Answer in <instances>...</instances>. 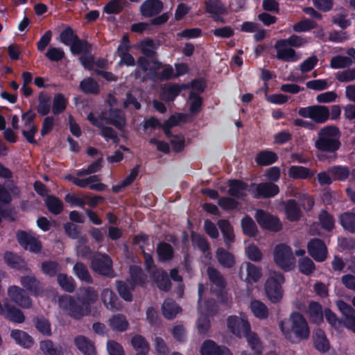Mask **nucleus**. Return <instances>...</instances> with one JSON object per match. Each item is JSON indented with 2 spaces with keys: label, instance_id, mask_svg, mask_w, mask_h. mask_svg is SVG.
<instances>
[{
  "label": "nucleus",
  "instance_id": "1",
  "mask_svg": "<svg viewBox=\"0 0 355 355\" xmlns=\"http://www.w3.org/2000/svg\"><path fill=\"white\" fill-rule=\"evenodd\" d=\"M290 328H285L282 323L281 330L286 338L292 343L306 340L310 336V328L304 316L300 312H293L290 315Z\"/></svg>",
  "mask_w": 355,
  "mask_h": 355
},
{
  "label": "nucleus",
  "instance_id": "2",
  "mask_svg": "<svg viewBox=\"0 0 355 355\" xmlns=\"http://www.w3.org/2000/svg\"><path fill=\"white\" fill-rule=\"evenodd\" d=\"M340 132L336 125H327L320 129L318 137L315 141V148L322 152L334 153V159H336V151L340 148Z\"/></svg>",
  "mask_w": 355,
  "mask_h": 355
},
{
  "label": "nucleus",
  "instance_id": "3",
  "mask_svg": "<svg viewBox=\"0 0 355 355\" xmlns=\"http://www.w3.org/2000/svg\"><path fill=\"white\" fill-rule=\"evenodd\" d=\"M285 277L279 271H271L265 283V292L268 300L274 304L278 303L283 297L282 284Z\"/></svg>",
  "mask_w": 355,
  "mask_h": 355
},
{
  "label": "nucleus",
  "instance_id": "4",
  "mask_svg": "<svg viewBox=\"0 0 355 355\" xmlns=\"http://www.w3.org/2000/svg\"><path fill=\"white\" fill-rule=\"evenodd\" d=\"M59 304L68 315L76 320L89 315L91 313V308L87 307L77 297L70 295L61 296L59 298Z\"/></svg>",
  "mask_w": 355,
  "mask_h": 355
},
{
  "label": "nucleus",
  "instance_id": "5",
  "mask_svg": "<svg viewBox=\"0 0 355 355\" xmlns=\"http://www.w3.org/2000/svg\"><path fill=\"white\" fill-rule=\"evenodd\" d=\"M275 263L284 272L292 271L295 268V258L292 248L286 243L277 244L273 250Z\"/></svg>",
  "mask_w": 355,
  "mask_h": 355
},
{
  "label": "nucleus",
  "instance_id": "6",
  "mask_svg": "<svg viewBox=\"0 0 355 355\" xmlns=\"http://www.w3.org/2000/svg\"><path fill=\"white\" fill-rule=\"evenodd\" d=\"M297 114L302 118H309L316 125L327 122L330 118V110L325 105H314L300 107Z\"/></svg>",
  "mask_w": 355,
  "mask_h": 355
},
{
  "label": "nucleus",
  "instance_id": "7",
  "mask_svg": "<svg viewBox=\"0 0 355 355\" xmlns=\"http://www.w3.org/2000/svg\"><path fill=\"white\" fill-rule=\"evenodd\" d=\"M112 264V260L107 254L97 253L92 259L91 268L101 275L113 278L116 274Z\"/></svg>",
  "mask_w": 355,
  "mask_h": 355
},
{
  "label": "nucleus",
  "instance_id": "8",
  "mask_svg": "<svg viewBox=\"0 0 355 355\" xmlns=\"http://www.w3.org/2000/svg\"><path fill=\"white\" fill-rule=\"evenodd\" d=\"M254 218L262 229L277 232L280 231L282 228V225L277 216L263 209H257Z\"/></svg>",
  "mask_w": 355,
  "mask_h": 355
},
{
  "label": "nucleus",
  "instance_id": "9",
  "mask_svg": "<svg viewBox=\"0 0 355 355\" xmlns=\"http://www.w3.org/2000/svg\"><path fill=\"white\" fill-rule=\"evenodd\" d=\"M227 326L228 329L238 338H242L245 333L250 331L251 328L250 324L244 314L241 317L230 315L227 318Z\"/></svg>",
  "mask_w": 355,
  "mask_h": 355
},
{
  "label": "nucleus",
  "instance_id": "10",
  "mask_svg": "<svg viewBox=\"0 0 355 355\" xmlns=\"http://www.w3.org/2000/svg\"><path fill=\"white\" fill-rule=\"evenodd\" d=\"M309 254L317 262H323L328 255L327 247L324 242L318 238L311 239L307 243Z\"/></svg>",
  "mask_w": 355,
  "mask_h": 355
},
{
  "label": "nucleus",
  "instance_id": "11",
  "mask_svg": "<svg viewBox=\"0 0 355 355\" xmlns=\"http://www.w3.org/2000/svg\"><path fill=\"white\" fill-rule=\"evenodd\" d=\"M255 187V190H252L251 193L256 199L270 198L277 196L279 192L278 185L273 182H261L259 184L251 183L250 187Z\"/></svg>",
  "mask_w": 355,
  "mask_h": 355
},
{
  "label": "nucleus",
  "instance_id": "12",
  "mask_svg": "<svg viewBox=\"0 0 355 355\" xmlns=\"http://www.w3.org/2000/svg\"><path fill=\"white\" fill-rule=\"evenodd\" d=\"M8 295L10 300L23 309H30L32 300L26 291L18 286H10L8 288Z\"/></svg>",
  "mask_w": 355,
  "mask_h": 355
},
{
  "label": "nucleus",
  "instance_id": "13",
  "mask_svg": "<svg viewBox=\"0 0 355 355\" xmlns=\"http://www.w3.org/2000/svg\"><path fill=\"white\" fill-rule=\"evenodd\" d=\"M164 3L162 0H145L139 7V12L145 18H154L164 10Z\"/></svg>",
  "mask_w": 355,
  "mask_h": 355
},
{
  "label": "nucleus",
  "instance_id": "14",
  "mask_svg": "<svg viewBox=\"0 0 355 355\" xmlns=\"http://www.w3.org/2000/svg\"><path fill=\"white\" fill-rule=\"evenodd\" d=\"M17 239L20 245L25 250H28L34 253H38L42 250L41 242L26 231H18Z\"/></svg>",
  "mask_w": 355,
  "mask_h": 355
},
{
  "label": "nucleus",
  "instance_id": "15",
  "mask_svg": "<svg viewBox=\"0 0 355 355\" xmlns=\"http://www.w3.org/2000/svg\"><path fill=\"white\" fill-rule=\"evenodd\" d=\"M336 306L345 317L343 325L355 334V309L343 300H337Z\"/></svg>",
  "mask_w": 355,
  "mask_h": 355
},
{
  "label": "nucleus",
  "instance_id": "16",
  "mask_svg": "<svg viewBox=\"0 0 355 355\" xmlns=\"http://www.w3.org/2000/svg\"><path fill=\"white\" fill-rule=\"evenodd\" d=\"M171 14L170 12H166L157 17L150 19L149 22H138L132 24L130 30L134 33H142L146 31L149 26H162L165 24L169 19Z\"/></svg>",
  "mask_w": 355,
  "mask_h": 355
},
{
  "label": "nucleus",
  "instance_id": "17",
  "mask_svg": "<svg viewBox=\"0 0 355 355\" xmlns=\"http://www.w3.org/2000/svg\"><path fill=\"white\" fill-rule=\"evenodd\" d=\"M11 193L18 196L20 193L19 188L13 184L12 182L8 186V189L4 185L0 183V215L8 216L9 213L7 210L3 209L2 204L8 205L12 201Z\"/></svg>",
  "mask_w": 355,
  "mask_h": 355
},
{
  "label": "nucleus",
  "instance_id": "18",
  "mask_svg": "<svg viewBox=\"0 0 355 355\" xmlns=\"http://www.w3.org/2000/svg\"><path fill=\"white\" fill-rule=\"evenodd\" d=\"M201 355H232L231 351L224 345H218L211 340H206L200 349Z\"/></svg>",
  "mask_w": 355,
  "mask_h": 355
},
{
  "label": "nucleus",
  "instance_id": "19",
  "mask_svg": "<svg viewBox=\"0 0 355 355\" xmlns=\"http://www.w3.org/2000/svg\"><path fill=\"white\" fill-rule=\"evenodd\" d=\"M151 277L156 284L157 287L165 292L170 291L171 282L167 272L163 268H157L153 271Z\"/></svg>",
  "mask_w": 355,
  "mask_h": 355
},
{
  "label": "nucleus",
  "instance_id": "20",
  "mask_svg": "<svg viewBox=\"0 0 355 355\" xmlns=\"http://www.w3.org/2000/svg\"><path fill=\"white\" fill-rule=\"evenodd\" d=\"M20 283L24 288L34 296H38L42 293V284L35 275L21 277Z\"/></svg>",
  "mask_w": 355,
  "mask_h": 355
},
{
  "label": "nucleus",
  "instance_id": "21",
  "mask_svg": "<svg viewBox=\"0 0 355 355\" xmlns=\"http://www.w3.org/2000/svg\"><path fill=\"white\" fill-rule=\"evenodd\" d=\"M101 300L105 306L112 311H119L121 303L119 297L111 289L105 288L101 292Z\"/></svg>",
  "mask_w": 355,
  "mask_h": 355
},
{
  "label": "nucleus",
  "instance_id": "22",
  "mask_svg": "<svg viewBox=\"0 0 355 355\" xmlns=\"http://www.w3.org/2000/svg\"><path fill=\"white\" fill-rule=\"evenodd\" d=\"M316 173L315 170L302 166H291L288 170V175L293 180H308L312 178Z\"/></svg>",
  "mask_w": 355,
  "mask_h": 355
},
{
  "label": "nucleus",
  "instance_id": "23",
  "mask_svg": "<svg viewBox=\"0 0 355 355\" xmlns=\"http://www.w3.org/2000/svg\"><path fill=\"white\" fill-rule=\"evenodd\" d=\"M274 48L277 51V59L284 62H296L300 57L296 54L295 51L288 46L277 45V41L274 45Z\"/></svg>",
  "mask_w": 355,
  "mask_h": 355
},
{
  "label": "nucleus",
  "instance_id": "24",
  "mask_svg": "<svg viewBox=\"0 0 355 355\" xmlns=\"http://www.w3.org/2000/svg\"><path fill=\"white\" fill-rule=\"evenodd\" d=\"M217 224L223 234L225 245L227 249H230L232 243L234 241V233L232 225L226 219L218 220Z\"/></svg>",
  "mask_w": 355,
  "mask_h": 355
},
{
  "label": "nucleus",
  "instance_id": "25",
  "mask_svg": "<svg viewBox=\"0 0 355 355\" xmlns=\"http://www.w3.org/2000/svg\"><path fill=\"white\" fill-rule=\"evenodd\" d=\"M248 184L241 180L232 179L228 181L227 193L230 196L236 198H243L246 196L245 191L248 189Z\"/></svg>",
  "mask_w": 355,
  "mask_h": 355
},
{
  "label": "nucleus",
  "instance_id": "26",
  "mask_svg": "<svg viewBox=\"0 0 355 355\" xmlns=\"http://www.w3.org/2000/svg\"><path fill=\"white\" fill-rule=\"evenodd\" d=\"M216 258L224 268H232L236 264L235 256L223 248H218L216 251Z\"/></svg>",
  "mask_w": 355,
  "mask_h": 355
},
{
  "label": "nucleus",
  "instance_id": "27",
  "mask_svg": "<svg viewBox=\"0 0 355 355\" xmlns=\"http://www.w3.org/2000/svg\"><path fill=\"white\" fill-rule=\"evenodd\" d=\"M284 211L286 218L291 222L298 221L302 217L300 207L295 199H289L284 202Z\"/></svg>",
  "mask_w": 355,
  "mask_h": 355
},
{
  "label": "nucleus",
  "instance_id": "28",
  "mask_svg": "<svg viewBox=\"0 0 355 355\" xmlns=\"http://www.w3.org/2000/svg\"><path fill=\"white\" fill-rule=\"evenodd\" d=\"M1 313L3 314L8 320L15 323H23L25 320L23 312L9 303H3V309Z\"/></svg>",
  "mask_w": 355,
  "mask_h": 355
},
{
  "label": "nucleus",
  "instance_id": "29",
  "mask_svg": "<svg viewBox=\"0 0 355 355\" xmlns=\"http://www.w3.org/2000/svg\"><path fill=\"white\" fill-rule=\"evenodd\" d=\"M130 279L127 280L132 284L133 287L137 286H144L146 284L147 276L141 267L135 265L131 266L130 267Z\"/></svg>",
  "mask_w": 355,
  "mask_h": 355
},
{
  "label": "nucleus",
  "instance_id": "30",
  "mask_svg": "<svg viewBox=\"0 0 355 355\" xmlns=\"http://www.w3.org/2000/svg\"><path fill=\"white\" fill-rule=\"evenodd\" d=\"M76 347L85 355H96V352L93 343L86 336L80 335L74 338Z\"/></svg>",
  "mask_w": 355,
  "mask_h": 355
},
{
  "label": "nucleus",
  "instance_id": "31",
  "mask_svg": "<svg viewBox=\"0 0 355 355\" xmlns=\"http://www.w3.org/2000/svg\"><path fill=\"white\" fill-rule=\"evenodd\" d=\"M181 311V307L171 298L166 299L162 305V314L168 320L175 318Z\"/></svg>",
  "mask_w": 355,
  "mask_h": 355
},
{
  "label": "nucleus",
  "instance_id": "32",
  "mask_svg": "<svg viewBox=\"0 0 355 355\" xmlns=\"http://www.w3.org/2000/svg\"><path fill=\"white\" fill-rule=\"evenodd\" d=\"M98 293L92 287L80 288L78 293L77 298L88 308H91V304L98 299Z\"/></svg>",
  "mask_w": 355,
  "mask_h": 355
},
{
  "label": "nucleus",
  "instance_id": "33",
  "mask_svg": "<svg viewBox=\"0 0 355 355\" xmlns=\"http://www.w3.org/2000/svg\"><path fill=\"white\" fill-rule=\"evenodd\" d=\"M107 123L114 125L119 130H122L125 125V118L121 111L118 108H110L109 110V117Z\"/></svg>",
  "mask_w": 355,
  "mask_h": 355
},
{
  "label": "nucleus",
  "instance_id": "34",
  "mask_svg": "<svg viewBox=\"0 0 355 355\" xmlns=\"http://www.w3.org/2000/svg\"><path fill=\"white\" fill-rule=\"evenodd\" d=\"M3 260L6 265L12 269L22 270L26 266L24 259L21 256L10 251H6L3 254Z\"/></svg>",
  "mask_w": 355,
  "mask_h": 355
},
{
  "label": "nucleus",
  "instance_id": "35",
  "mask_svg": "<svg viewBox=\"0 0 355 355\" xmlns=\"http://www.w3.org/2000/svg\"><path fill=\"white\" fill-rule=\"evenodd\" d=\"M174 253V249L170 243L162 241L157 245V254L160 262L164 263L172 260Z\"/></svg>",
  "mask_w": 355,
  "mask_h": 355
},
{
  "label": "nucleus",
  "instance_id": "36",
  "mask_svg": "<svg viewBox=\"0 0 355 355\" xmlns=\"http://www.w3.org/2000/svg\"><path fill=\"white\" fill-rule=\"evenodd\" d=\"M313 346L318 351L325 353L330 347L329 340L322 329H318L313 336Z\"/></svg>",
  "mask_w": 355,
  "mask_h": 355
},
{
  "label": "nucleus",
  "instance_id": "37",
  "mask_svg": "<svg viewBox=\"0 0 355 355\" xmlns=\"http://www.w3.org/2000/svg\"><path fill=\"white\" fill-rule=\"evenodd\" d=\"M254 316L259 320L268 318L269 310L267 306L259 300H252L249 306Z\"/></svg>",
  "mask_w": 355,
  "mask_h": 355
},
{
  "label": "nucleus",
  "instance_id": "38",
  "mask_svg": "<svg viewBox=\"0 0 355 355\" xmlns=\"http://www.w3.org/2000/svg\"><path fill=\"white\" fill-rule=\"evenodd\" d=\"M307 313L313 323L319 324L323 322L324 313L319 302L311 301L308 305Z\"/></svg>",
  "mask_w": 355,
  "mask_h": 355
},
{
  "label": "nucleus",
  "instance_id": "39",
  "mask_svg": "<svg viewBox=\"0 0 355 355\" xmlns=\"http://www.w3.org/2000/svg\"><path fill=\"white\" fill-rule=\"evenodd\" d=\"M10 336L15 340L17 344L24 348H30L34 343L32 337L28 333L21 330H12L10 333Z\"/></svg>",
  "mask_w": 355,
  "mask_h": 355
},
{
  "label": "nucleus",
  "instance_id": "40",
  "mask_svg": "<svg viewBox=\"0 0 355 355\" xmlns=\"http://www.w3.org/2000/svg\"><path fill=\"white\" fill-rule=\"evenodd\" d=\"M255 162L259 166H269L278 159L277 155L271 150H261L255 157Z\"/></svg>",
  "mask_w": 355,
  "mask_h": 355
},
{
  "label": "nucleus",
  "instance_id": "41",
  "mask_svg": "<svg viewBox=\"0 0 355 355\" xmlns=\"http://www.w3.org/2000/svg\"><path fill=\"white\" fill-rule=\"evenodd\" d=\"M44 202L48 210L54 215H59L63 211V202L58 197L48 195L44 200Z\"/></svg>",
  "mask_w": 355,
  "mask_h": 355
},
{
  "label": "nucleus",
  "instance_id": "42",
  "mask_svg": "<svg viewBox=\"0 0 355 355\" xmlns=\"http://www.w3.org/2000/svg\"><path fill=\"white\" fill-rule=\"evenodd\" d=\"M205 12L214 14H227V9L221 0H207L205 1Z\"/></svg>",
  "mask_w": 355,
  "mask_h": 355
},
{
  "label": "nucleus",
  "instance_id": "43",
  "mask_svg": "<svg viewBox=\"0 0 355 355\" xmlns=\"http://www.w3.org/2000/svg\"><path fill=\"white\" fill-rule=\"evenodd\" d=\"M116 286L121 298L126 302L132 301V291L135 290V287H133L132 284H130L128 281L117 280L116 282Z\"/></svg>",
  "mask_w": 355,
  "mask_h": 355
},
{
  "label": "nucleus",
  "instance_id": "44",
  "mask_svg": "<svg viewBox=\"0 0 355 355\" xmlns=\"http://www.w3.org/2000/svg\"><path fill=\"white\" fill-rule=\"evenodd\" d=\"M318 220L322 230L331 232L335 227V218L325 209H322L318 214Z\"/></svg>",
  "mask_w": 355,
  "mask_h": 355
},
{
  "label": "nucleus",
  "instance_id": "45",
  "mask_svg": "<svg viewBox=\"0 0 355 355\" xmlns=\"http://www.w3.org/2000/svg\"><path fill=\"white\" fill-rule=\"evenodd\" d=\"M207 273L210 282L216 288H226V280L216 268L209 266L207 269Z\"/></svg>",
  "mask_w": 355,
  "mask_h": 355
},
{
  "label": "nucleus",
  "instance_id": "46",
  "mask_svg": "<svg viewBox=\"0 0 355 355\" xmlns=\"http://www.w3.org/2000/svg\"><path fill=\"white\" fill-rule=\"evenodd\" d=\"M153 63L156 64V67L153 70V77L150 78L153 79L154 78H157L161 81L163 80H168L175 78L174 70L171 65L167 64L165 66L164 69L159 73L156 71L161 66V62L157 60H154Z\"/></svg>",
  "mask_w": 355,
  "mask_h": 355
},
{
  "label": "nucleus",
  "instance_id": "47",
  "mask_svg": "<svg viewBox=\"0 0 355 355\" xmlns=\"http://www.w3.org/2000/svg\"><path fill=\"white\" fill-rule=\"evenodd\" d=\"M126 0H110L103 7V12L108 15H119L126 6Z\"/></svg>",
  "mask_w": 355,
  "mask_h": 355
},
{
  "label": "nucleus",
  "instance_id": "48",
  "mask_svg": "<svg viewBox=\"0 0 355 355\" xmlns=\"http://www.w3.org/2000/svg\"><path fill=\"white\" fill-rule=\"evenodd\" d=\"M40 349L44 355H63L62 346L55 345L51 340H42L40 343Z\"/></svg>",
  "mask_w": 355,
  "mask_h": 355
},
{
  "label": "nucleus",
  "instance_id": "49",
  "mask_svg": "<svg viewBox=\"0 0 355 355\" xmlns=\"http://www.w3.org/2000/svg\"><path fill=\"white\" fill-rule=\"evenodd\" d=\"M339 223L344 230L347 232L355 233V214L350 211H345L339 216Z\"/></svg>",
  "mask_w": 355,
  "mask_h": 355
},
{
  "label": "nucleus",
  "instance_id": "50",
  "mask_svg": "<svg viewBox=\"0 0 355 355\" xmlns=\"http://www.w3.org/2000/svg\"><path fill=\"white\" fill-rule=\"evenodd\" d=\"M183 88L184 85L171 84L162 91L161 98L162 100L167 101H173L179 96Z\"/></svg>",
  "mask_w": 355,
  "mask_h": 355
},
{
  "label": "nucleus",
  "instance_id": "51",
  "mask_svg": "<svg viewBox=\"0 0 355 355\" xmlns=\"http://www.w3.org/2000/svg\"><path fill=\"white\" fill-rule=\"evenodd\" d=\"M241 225L243 233L249 237H254L258 233L257 225L249 215H245L241 219Z\"/></svg>",
  "mask_w": 355,
  "mask_h": 355
},
{
  "label": "nucleus",
  "instance_id": "52",
  "mask_svg": "<svg viewBox=\"0 0 355 355\" xmlns=\"http://www.w3.org/2000/svg\"><path fill=\"white\" fill-rule=\"evenodd\" d=\"M73 273L82 282L92 284L93 279L86 265L82 262H77L73 267Z\"/></svg>",
  "mask_w": 355,
  "mask_h": 355
},
{
  "label": "nucleus",
  "instance_id": "53",
  "mask_svg": "<svg viewBox=\"0 0 355 355\" xmlns=\"http://www.w3.org/2000/svg\"><path fill=\"white\" fill-rule=\"evenodd\" d=\"M57 282L63 291L67 293H73L75 291L76 283L72 277L65 273H59L57 275Z\"/></svg>",
  "mask_w": 355,
  "mask_h": 355
},
{
  "label": "nucleus",
  "instance_id": "54",
  "mask_svg": "<svg viewBox=\"0 0 355 355\" xmlns=\"http://www.w3.org/2000/svg\"><path fill=\"white\" fill-rule=\"evenodd\" d=\"M70 51L73 55L80 53H90L92 51V44L87 40H81L79 37L70 46Z\"/></svg>",
  "mask_w": 355,
  "mask_h": 355
},
{
  "label": "nucleus",
  "instance_id": "55",
  "mask_svg": "<svg viewBox=\"0 0 355 355\" xmlns=\"http://www.w3.org/2000/svg\"><path fill=\"white\" fill-rule=\"evenodd\" d=\"M41 270L46 276L55 277L61 270V266L55 261H44L41 264Z\"/></svg>",
  "mask_w": 355,
  "mask_h": 355
},
{
  "label": "nucleus",
  "instance_id": "56",
  "mask_svg": "<svg viewBox=\"0 0 355 355\" xmlns=\"http://www.w3.org/2000/svg\"><path fill=\"white\" fill-rule=\"evenodd\" d=\"M38 105L37 111L41 116H46L51 110V98L44 92H41L38 96Z\"/></svg>",
  "mask_w": 355,
  "mask_h": 355
},
{
  "label": "nucleus",
  "instance_id": "57",
  "mask_svg": "<svg viewBox=\"0 0 355 355\" xmlns=\"http://www.w3.org/2000/svg\"><path fill=\"white\" fill-rule=\"evenodd\" d=\"M328 171L335 180L338 181L346 180L350 175V171L347 166L340 165L330 167Z\"/></svg>",
  "mask_w": 355,
  "mask_h": 355
},
{
  "label": "nucleus",
  "instance_id": "58",
  "mask_svg": "<svg viewBox=\"0 0 355 355\" xmlns=\"http://www.w3.org/2000/svg\"><path fill=\"white\" fill-rule=\"evenodd\" d=\"M112 329L118 331H125L128 327V322L125 318L121 314L114 315L109 321Z\"/></svg>",
  "mask_w": 355,
  "mask_h": 355
},
{
  "label": "nucleus",
  "instance_id": "59",
  "mask_svg": "<svg viewBox=\"0 0 355 355\" xmlns=\"http://www.w3.org/2000/svg\"><path fill=\"white\" fill-rule=\"evenodd\" d=\"M80 89L85 94H97L99 93V86L92 78L83 79L80 83Z\"/></svg>",
  "mask_w": 355,
  "mask_h": 355
},
{
  "label": "nucleus",
  "instance_id": "60",
  "mask_svg": "<svg viewBox=\"0 0 355 355\" xmlns=\"http://www.w3.org/2000/svg\"><path fill=\"white\" fill-rule=\"evenodd\" d=\"M67 105V100L62 94H57L55 95L53 104H52V112L55 115L62 113Z\"/></svg>",
  "mask_w": 355,
  "mask_h": 355
},
{
  "label": "nucleus",
  "instance_id": "61",
  "mask_svg": "<svg viewBox=\"0 0 355 355\" xmlns=\"http://www.w3.org/2000/svg\"><path fill=\"white\" fill-rule=\"evenodd\" d=\"M306 43V40L301 36L292 35L287 39H281L277 40V45L288 46L291 47L299 48Z\"/></svg>",
  "mask_w": 355,
  "mask_h": 355
},
{
  "label": "nucleus",
  "instance_id": "62",
  "mask_svg": "<svg viewBox=\"0 0 355 355\" xmlns=\"http://www.w3.org/2000/svg\"><path fill=\"white\" fill-rule=\"evenodd\" d=\"M298 269L301 273L309 276L315 270V265L309 257H305L299 259Z\"/></svg>",
  "mask_w": 355,
  "mask_h": 355
},
{
  "label": "nucleus",
  "instance_id": "63",
  "mask_svg": "<svg viewBox=\"0 0 355 355\" xmlns=\"http://www.w3.org/2000/svg\"><path fill=\"white\" fill-rule=\"evenodd\" d=\"M132 347L138 352H146L148 353L150 346L146 338L141 335H135L131 339Z\"/></svg>",
  "mask_w": 355,
  "mask_h": 355
},
{
  "label": "nucleus",
  "instance_id": "64",
  "mask_svg": "<svg viewBox=\"0 0 355 355\" xmlns=\"http://www.w3.org/2000/svg\"><path fill=\"white\" fill-rule=\"evenodd\" d=\"M191 239L193 245L197 247L203 253L209 252V243L204 236L198 234H192Z\"/></svg>",
  "mask_w": 355,
  "mask_h": 355
}]
</instances>
